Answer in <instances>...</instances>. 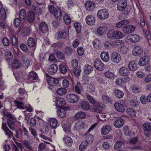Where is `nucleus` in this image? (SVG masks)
<instances>
[{
  "mask_svg": "<svg viewBox=\"0 0 151 151\" xmlns=\"http://www.w3.org/2000/svg\"><path fill=\"white\" fill-rule=\"evenodd\" d=\"M107 37L110 39H121L124 36L123 33L119 31L110 30L107 33Z\"/></svg>",
  "mask_w": 151,
  "mask_h": 151,
  "instance_id": "nucleus-1",
  "label": "nucleus"
},
{
  "mask_svg": "<svg viewBox=\"0 0 151 151\" xmlns=\"http://www.w3.org/2000/svg\"><path fill=\"white\" fill-rule=\"evenodd\" d=\"M97 15L99 19H105L109 17V13L106 9H101L98 11Z\"/></svg>",
  "mask_w": 151,
  "mask_h": 151,
  "instance_id": "nucleus-2",
  "label": "nucleus"
},
{
  "mask_svg": "<svg viewBox=\"0 0 151 151\" xmlns=\"http://www.w3.org/2000/svg\"><path fill=\"white\" fill-rule=\"evenodd\" d=\"M66 99L67 101L70 103H75L78 101L79 97L76 94L70 93L67 95Z\"/></svg>",
  "mask_w": 151,
  "mask_h": 151,
  "instance_id": "nucleus-3",
  "label": "nucleus"
},
{
  "mask_svg": "<svg viewBox=\"0 0 151 151\" xmlns=\"http://www.w3.org/2000/svg\"><path fill=\"white\" fill-rule=\"evenodd\" d=\"M111 59L113 63L117 64L121 61V58L120 55L118 53L114 52L112 53L111 55Z\"/></svg>",
  "mask_w": 151,
  "mask_h": 151,
  "instance_id": "nucleus-4",
  "label": "nucleus"
},
{
  "mask_svg": "<svg viewBox=\"0 0 151 151\" xmlns=\"http://www.w3.org/2000/svg\"><path fill=\"white\" fill-rule=\"evenodd\" d=\"M47 82L50 87H53L58 84L59 80L57 78L50 76L47 78Z\"/></svg>",
  "mask_w": 151,
  "mask_h": 151,
  "instance_id": "nucleus-5",
  "label": "nucleus"
},
{
  "mask_svg": "<svg viewBox=\"0 0 151 151\" xmlns=\"http://www.w3.org/2000/svg\"><path fill=\"white\" fill-rule=\"evenodd\" d=\"M135 27L133 25H127L123 27V31L124 33L129 34L132 33L134 31Z\"/></svg>",
  "mask_w": 151,
  "mask_h": 151,
  "instance_id": "nucleus-6",
  "label": "nucleus"
},
{
  "mask_svg": "<svg viewBox=\"0 0 151 151\" xmlns=\"http://www.w3.org/2000/svg\"><path fill=\"white\" fill-rule=\"evenodd\" d=\"M94 65L95 67L99 70L102 71L104 69L103 64L99 60H96L94 63Z\"/></svg>",
  "mask_w": 151,
  "mask_h": 151,
  "instance_id": "nucleus-7",
  "label": "nucleus"
},
{
  "mask_svg": "<svg viewBox=\"0 0 151 151\" xmlns=\"http://www.w3.org/2000/svg\"><path fill=\"white\" fill-rule=\"evenodd\" d=\"M40 30L43 33H45L48 32V27L47 25L45 22L40 23L39 25Z\"/></svg>",
  "mask_w": 151,
  "mask_h": 151,
  "instance_id": "nucleus-8",
  "label": "nucleus"
},
{
  "mask_svg": "<svg viewBox=\"0 0 151 151\" xmlns=\"http://www.w3.org/2000/svg\"><path fill=\"white\" fill-rule=\"evenodd\" d=\"M58 69V67L56 65L52 64L49 67L48 72L50 75H54L57 71Z\"/></svg>",
  "mask_w": 151,
  "mask_h": 151,
  "instance_id": "nucleus-9",
  "label": "nucleus"
},
{
  "mask_svg": "<svg viewBox=\"0 0 151 151\" xmlns=\"http://www.w3.org/2000/svg\"><path fill=\"white\" fill-rule=\"evenodd\" d=\"M142 48L140 46L136 45L133 49L132 54L135 56H138L142 53Z\"/></svg>",
  "mask_w": 151,
  "mask_h": 151,
  "instance_id": "nucleus-10",
  "label": "nucleus"
},
{
  "mask_svg": "<svg viewBox=\"0 0 151 151\" xmlns=\"http://www.w3.org/2000/svg\"><path fill=\"white\" fill-rule=\"evenodd\" d=\"M127 4L126 0H121L117 4L118 9L120 11L124 10L126 7Z\"/></svg>",
  "mask_w": 151,
  "mask_h": 151,
  "instance_id": "nucleus-11",
  "label": "nucleus"
},
{
  "mask_svg": "<svg viewBox=\"0 0 151 151\" xmlns=\"http://www.w3.org/2000/svg\"><path fill=\"white\" fill-rule=\"evenodd\" d=\"M119 72L121 76H124L128 75L130 73V71L127 68L123 67L119 68Z\"/></svg>",
  "mask_w": 151,
  "mask_h": 151,
  "instance_id": "nucleus-12",
  "label": "nucleus"
},
{
  "mask_svg": "<svg viewBox=\"0 0 151 151\" xmlns=\"http://www.w3.org/2000/svg\"><path fill=\"white\" fill-rule=\"evenodd\" d=\"M85 6L87 10L90 11H92L95 7V5L93 1H88L86 3Z\"/></svg>",
  "mask_w": 151,
  "mask_h": 151,
  "instance_id": "nucleus-13",
  "label": "nucleus"
},
{
  "mask_svg": "<svg viewBox=\"0 0 151 151\" xmlns=\"http://www.w3.org/2000/svg\"><path fill=\"white\" fill-rule=\"evenodd\" d=\"M86 21L88 24L91 25L95 24V19L93 16L88 15L86 17Z\"/></svg>",
  "mask_w": 151,
  "mask_h": 151,
  "instance_id": "nucleus-14",
  "label": "nucleus"
},
{
  "mask_svg": "<svg viewBox=\"0 0 151 151\" xmlns=\"http://www.w3.org/2000/svg\"><path fill=\"white\" fill-rule=\"evenodd\" d=\"M128 66L129 70L133 71H135L137 68V63L134 61H131L129 63Z\"/></svg>",
  "mask_w": 151,
  "mask_h": 151,
  "instance_id": "nucleus-15",
  "label": "nucleus"
},
{
  "mask_svg": "<svg viewBox=\"0 0 151 151\" xmlns=\"http://www.w3.org/2000/svg\"><path fill=\"white\" fill-rule=\"evenodd\" d=\"M114 106L115 109L118 111L120 112H123L125 111V108L123 105L118 102L115 103Z\"/></svg>",
  "mask_w": 151,
  "mask_h": 151,
  "instance_id": "nucleus-16",
  "label": "nucleus"
},
{
  "mask_svg": "<svg viewBox=\"0 0 151 151\" xmlns=\"http://www.w3.org/2000/svg\"><path fill=\"white\" fill-rule=\"evenodd\" d=\"M149 62V59L148 57L145 56L140 59L138 63L140 66H142L147 64Z\"/></svg>",
  "mask_w": 151,
  "mask_h": 151,
  "instance_id": "nucleus-17",
  "label": "nucleus"
},
{
  "mask_svg": "<svg viewBox=\"0 0 151 151\" xmlns=\"http://www.w3.org/2000/svg\"><path fill=\"white\" fill-rule=\"evenodd\" d=\"M124 123V119H118L115 120L114 124L116 128H120L123 125Z\"/></svg>",
  "mask_w": 151,
  "mask_h": 151,
  "instance_id": "nucleus-18",
  "label": "nucleus"
},
{
  "mask_svg": "<svg viewBox=\"0 0 151 151\" xmlns=\"http://www.w3.org/2000/svg\"><path fill=\"white\" fill-rule=\"evenodd\" d=\"M111 129V127L109 125H105L102 127L101 129V133L104 135L106 134L110 131Z\"/></svg>",
  "mask_w": 151,
  "mask_h": 151,
  "instance_id": "nucleus-19",
  "label": "nucleus"
},
{
  "mask_svg": "<svg viewBox=\"0 0 151 151\" xmlns=\"http://www.w3.org/2000/svg\"><path fill=\"white\" fill-rule=\"evenodd\" d=\"M80 106L84 110H88L90 108V106L88 103L86 101H83L80 103Z\"/></svg>",
  "mask_w": 151,
  "mask_h": 151,
  "instance_id": "nucleus-20",
  "label": "nucleus"
},
{
  "mask_svg": "<svg viewBox=\"0 0 151 151\" xmlns=\"http://www.w3.org/2000/svg\"><path fill=\"white\" fill-rule=\"evenodd\" d=\"M63 140L66 146L69 147L71 146L73 142L71 137L68 136H65L63 138Z\"/></svg>",
  "mask_w": 151,
  "mask_h": 151,
  "instance_id": "nucleus-21",
  "label": "nucleus"
},
{
  "mask_svg": "<svg viewBox=\"0 0 151 151\" xmlns=\"http://www.w3.org/2000/svg\"><path fill=\"white\" fill-rule=\"evenodd\" d=\"M56 104L58 107H60L65 105L66 104L64 99L62 98L58 97L56 99Z\"/></svg>",
  "mask_w": 151,
  "mask_h": 151,
  "instance_id": "nucleus-22",
  "label": "nucleus"
},
{
  "mask_svg": "<svg viewBox=\"0 0 151 151\" xmlns=\"http://www.w3.org/2000/svg\"><path fill=\"white\" fill-rule=\"evenodd\" d=\"M85 123L82 121L76 122L74 127L76 130H78L82 129L84 127Z\"/></svg>",
  "mask_w": 151,
  "mask_h": 151,
  "instance_id": "nucleus-23",
  "label": "nucleus"
},
{
  "mask_svg": "<svg viewBox=\"0 0 151 151\" xmlns=\"http://www.w3.org/2000/svg\"><path fill=\"white\" fill-rule=\"evenodd\" d=\"M78 62L76 59H74L71 61V65L69 67V69L72 70L74 68L80 67L78 66Z\"/></svg>",
  "mask_w": 151,
  "mask_h": 151,
  "instance_id": "nucleus-24",
  "label": "nucleus"
},
{
  "mask_svg": "<svg viewBox=\"0 0 151 151\" xmlns=\"http://www.w3.org/2000/svg\"><path fill=\"white\" fill-rule=\"evenodd\" d=\"M32 32V30L29 27H24L22 30L23 35L25 36H29Z\"/></svg>",
  "mask_w": 151,
  "mask_h": 151,
  "instance_id": "nucleus-25",
  "label": "nucleus"
},
{
  "mask_svg": "<svg viewBox=\"0 0 151 151\" xmlns=\"http://www.w3.org/2000/svg\"><path fill=\"white\" fill-rule=\"evenodd\" d=\"M55 12L53 14H54L56 19L58 20H60L62 17L61 10L59 9L58 8Z\"/></svg>",
  "mask_w": 151,
  "mask_h": 151,
  "instance_id": "nucleus-26",
  "label": "nucleus"
},
{
  "mask_svg": "<svg viewBox=\"0 0 151 151\" xmlns=\"http://www.w3.org/2000/svg\"><path fill=\"white\" fill-rule=\"evenodd\" d=\"M49 122L50 126L53 128H55L57 127L58 122L55 119H50L49 120Z\"/></svg>",
  "mask_w": 151,
  "mask_h": 151,
  "instance_id": "nucleus-27",
  "label": "nucleus"
},
{
  "mask_svg": "<svg viewBox=\"0 0 151 151\" xmlns=\"http://www.w3.org/2000/svg\"><path fill=\"white\" fill-rule=\"evenodd\" d=\"M27 44L30 47H34L35 49V47L36 45V42L33 38L29 37L27 40Z\"/></svg>",
  "mask_w": 151,
  "mask_h": 151,
  "instance_id": "nucleus-28",
  "label": "nucleus"
},
{
  "mask_svg": "<svg viewBox=\"0 0 151 151\" xmlns=\"http://www.w3.org/2000/svg\"><path fill=\"white\" fill-rule=\"evenodd\" d=\"M142 128L144 131H151V123L146 122L142 125Z\"/></svg>",
  "mask_w": 151,
  "mask_h": 151,
  "instance_id": "nucleus-29",
  "label": "nucleus"
},
{
  "mask_svg": "<svg viewBox=\"0 0 151 151\" xmlns=\"http://www.w3.org/2000/svg\"><path fill=\"white\" fill-rule=\"evenodd\" d=\"M101 59L105 62L108 61L109 58V54L107 52H103L101 53Z\"/></svg>",
  "mask_w": 151,
  "mask_h": 151,
  "instance_id": "nucleus-30",
  "label": "nucleus"
},
{
  "mask_svg": "<svg viewBox=\"0 0 151 151\" xmlns=\"http://www.w3.org/2000/svg\"><path fill=\"white\" fill-rule=\"evenodd\" d=\"M37 74L34 71H32L29 73L27 77V79L34 81L37 80Z\"/></svg>",
  "mask_w": 151,
  "mask_h": 151,
  "instance_id": "nucleus-31",
  "label": "nucleus"
},
{
  "mask_svg": "<svg viewBox=\"0 0 151 151\" xmlns=\"http://www.w3.org/2000/svg\"><path fill=\"white\" fill-rule=\"evenodd\" d=\"M93 70L92 67L89 65H86L84 68V72L86 75L89 74Z\"/></svg>",
  "mask_w": 151,
  "mask_h": 151,
  "instance_id": "nucleus-32",
  "label": "nucleus"
},
{
  "mask_svg": "<svg viewBox=\"0 0 151 151\" xmlns=\"http://www.w3.org/2000/svg\"><path fill=\"white\" fill-rule=\"evenodd\" d=\"M115 96L119 99H121L124 96V93L118 89H115L114 91Z\"/></svg>",
  "mask_w": 151,
  "mask_h": 151,
  "instance_id": "nucleus-33",
  "label": "nucleus"
},
{
  "mask_svg": "<svg viewBox=\"0 0 151 151\" xmlns=\"http://www.w3.org/2000/svg\"><path fill=\"white\" fill-rule=\"evenodd\" d=\"M86 116V114L84 112L80 111L78 112L75 115V119H83Z\"/></svg>",
  "mask_w": 151,
  "mask_h": 151,
  "instance_id": "nucleus-34",
  "label": "nucleus"
},
{
  "mask_svg": "<svg viewBox=\"0 0 151 151\" xmlns=\"http://www.w3.org/2000/svg\"><path fill=\"white\" fill-rule=\"evenodd\" d=\"M0 14L1 19L3 20L5 19L6 17V11L1 4H0Z\"/></svg>",
  "mask_w": 151,
  "mask_h": 151,
  "instance_id": "nucleus-35",
  "label": "nucleus"
},
{
  "mask_svg": "<svg viewBox=\"0 0 151 151\" xmlns=\"http://www.w3.org/2000/svg\"><path fill=\"white\" fill-rule=\"evenodd\" d=\"M95 105L94 107V110L96 112H101L103 109V107L101 106V104L100 103L97 102L96 104H94Z\"/></svg>",
  "mask_w": 151,
  "mask_h": 151,
  "instance_id": "nucleus-36",
  "label": "nucleus"
},
{
  "mask_svg": "<svg viewBox=\"0 0 151 151\" xmlns=\"http://www.w3.org/2000/svg\"><path fill=\"white\" fill-rule=\"evenodd\" d=\"M88 142L87 141H85L82 142L80 145L79 149L81 151L84 150L88 145Z\"/></svg>",
  "mask_w": 151,
  "mask_h": 151,
  "instance_id": "nucleus-37",
  "label": "nucleus"
},
{
  "mask_svg": "<svg viewBox=\"0 0 151 151\" xmlns=\"http://www.w3.org/2000/svg\"><path fill=\"white\" fill-rule=\"evenodd\" d=\"M67 92V90L64 88H58L56 91L57 94L60 96L65 95Z\"/></svg>",
  "mask_w": 151,
  "mask_h": 151,
  "instance_id": "nucleus-38",
  "label": "nucleus"
},
{
  "mask_svg": "<svg viewBox=\"0 0 151 151\" xmlns=\"http://www.w3.org/2000/svg\"><path fill=\"white\" fill-rule=\"evenodd\" d=\"M21 64L19 60L14 59L12 62V67L14 68H18L21 65Z\"/></svg>",
  "mask_w": 151,
  "mask_h": 151,
  "instance_id": "nucleus-39",
  "label": "nucleus"
},
{
  "mask_svg": "<svg viewBox=\"0 0 151 151\" xmlns=\"http://www.w3.org/2000/svg\"><path fill=\"white\" fill-rule=\"evenodd\" d=\"M104 75L106 77L109 79H112L115 77V75L113 73L108 71L105 72Z\"/></svg>",
  "mask_w": 151,
  "mask_h": 151,
  "instance_id": "nucleus-40",
  "label": "nucleus"
},
{
  "mask_svg": "<svg viewBox=\"0 0 151 151\" xmlns=\"http://www.w3.org/2000/svg\"><path fill=\"white\" fill-rule=\"evenodd\" d=\"M129 23V22L128 20H125L116 23V26L117 28H121L122 26L124 27V25H126Z\"/></svg>",
  "mask_w": 151,
  "mask_h": 151,
  "instance_id": "nucleus-41",
  "label": "nucleus"
},
{
  "mask_svg": "<svg viewBox=\"0 0 151 151\" xmlns=\"http://www.w3.org/2000/svg\"><path fill=\"white\" fill-rule=\"evenodd\" d=\"M24 146L28 150H32V144L28 141L24 140L23 141Z\"/></svg>",
  "mask_w": 151,
  "mask_h": 151,
  "instance_id": "nucleus-42",
  "label": "nucleus"
},
{
  "mask_svg": "<svg viewBox=\"0 0 151 151\" xmlns=\"http://www.w3.org/2000/svg\"><path fill=\"white\" fill-rule=\"evenodd\" d=\"M67 36L66 32L63 30H61L58 32V37L59 39H65Z\"/></svg>",
  "mask_w": 151,
  "mask_h": 151,
  "instance_id": "nucleus-43",
  "label": "nucleus"
},
{
  "mask_svg": "<svg viewBox=\"0 0 151 151\" xmlns=\"http://www.w3.org/2000/svg\"><path fill=\"white\" fill-rule=\"evenodd\" d=\"M14 103L17 107L19 109H25V107L24 106V103L23 102H20L17 100H15Z\"/></svg>",
  "mask_w": 151,
  "mask_h": 151,
  "instance_id": "nucleus-44",
  "label": "nucleus"
},
{
  "mask_svg": "<svg viewBox=\"0 0 151 151\" xmlns=\"http://www.w3.org/2000/svg\"><path fill=\"white\" fill-rule=\"evenodd\" d=\"M19 17L21 20H24V19L26 17V13L25 9H22L20 10Z\"/></svg>",
  "mask_w": 151,
  "mask_h": 151,
  "instance_id": "nucleus-45",
  "label": "nucleus"
},
{
  "mask_svg": "<svg viewBox=\"0 0 151 151\" xmlns=\"http://www.w3.org/2000/svg\"><path fill=\"white\" fill-rule=\"evenodd\" d=\"M23 138L27 139L29 137L28 131L26 128L23 127L22 129Z\"/></svg>",
  "mask_w": 151,
  "mask_h": 151,
  "instance_id": "nucleus-46",
  "label": "nucleus"
},
{
  "mask_svg": "<svg viewBox=\"0 0 151 151\" xmlns=\"http://www.w3.org/2000/svg\"><path fill=\"white\" fill-rule=\"evenodd\" d=\"M35 18V15L33 12H30L28 15V21L29 22H33Z\"/></svg>",
  "mask_w": 151,
  "mask_h": 151,
  "instance_id": "nucleus-47",
  "label": "nucleus"
},
{
  "mask_svg": "<svg viewBox=\"0 0 151 151\" xmlns=\"http://www.w3.org/2000/svg\"><path fill=\"white\" fill-rule=\"evenodd\" d=\"M127 114L131 116H134L136 115V112L134 109L128 108L127 109Z\"/></svg>",
  "mask_w": 151,
  "mask_h": 151,
  "instance_id": "nucleus-48",
  "label": "nucleus"
},
{
  "mask_svg": "<svg viewBox=\"0 0 151 151\" xmlns=\"http://www.w3.org/2000/svg\"><path fill=\"white\" fill-rule=\"evenodd\" d=\"M16 121L7 120V124L9 127L12 130H14L15 128V122Z\"/></svg>",
  "mask_w": 151,
  "mask_h": 151,
  "instance_id": "nucleus-49",
  "label": "nucleus"
},
{
  "mask_svg": "<svg viewBox=\"0 0 151 151\" xmlns=\"http://www.w3.org/2000/svg\"><path fill=\"white\" fill-rule=\"evenodd\" d=\"M105 29L103 27L101 26L97 29V33L100 35L102 36L104 34Z\"/></svg>",
  "mask_w": 151,
  "mask_h": 151,
  "instance_id": "nucleus-50",
  "label": "nucleus"
},
{
  "mask_svg": "<svg viewBox=\"0 0 151 151\" xmlns=\"http://www.w3.org/2000/svg\"><path fill=\"white\" fill-rule=\"evenodd\" d=\"M6 59L8 62H9L13 58V55L12 52L9 51H7L5 54Z\"/></svg>",
  "mask_w": 151,
  "mask_h": 151,
  "instance_id": "nucleus-51",
  "label": "nucleus"
},
{
  "mask_svg": "<svg viewBox=\"0 0 151 151\" xmlns=\"http://www.w3.org/2000/svg\"><path fill=\"white\" fill-rule=\"evenodd\" d=\"M82 90V87L79 82H78L76 86H75V91L78 93H81V91Z\"/></svg>",
  "mask_w": 151,
  "mask_h": 151,
  "instance_id": "nucleus-52",
  "label": "nucleus"
},
{
  "mask_svg": "<svg viewBox=\"0 0 151 151\" xmlns=\"http://www.w3.org/2000/svg\"><path fill=\"white\" fill-rule=\"evenodd\" d=\"M124 133L125 135L129 136H133L134 133L132 132L129 131L128 128L127 126L124 127Z\"/></svg>",
  "mask_w": 151,
  "mask_h": 151,
  "instance_id": "nucleus-53",
  "label": "nucleus"
},
{
  "mask_svg": "<svg viewBox=\"0 0 151 151\" xmlns=\"http://www.w3.org/2000/svg\"><path fill=\"white\" fill-rule=\"evenodd\" d=\"M86 97L88 100V101L92 104H95L97 103V102L96 100L90 95L88 94L86 95Z\"/></svg>",
  "mask_w": 151,
  "mask_h": 151,
  "instance_id": "nucleus-54",
  "label": "nucleus"
},
{
  "mask_svg": "<svg viewBox=\"0 0 151 151\" xmlns=\"http://www.w3.org/2000/svg\"><path fill=\"white\" fill-rule=\"evenodd\" d=\"M131 35L133 43L137 42L139 41L140 37L139 35L136 34H132Z\"/></svg>",
  "mask_w": 151,
  "mask_h": 151,
  "instance_id": "nucleus-55",
  "label": "nucleus"
},
{
  "mask_svg": "<svg viewBox=\"0 0 151 151\" xmlns=\"http://www.w3.org/2000/svg\"><path fill=\"white\" fill-rule=\"evenodd\" d=\"M97 81L99 84H103L104 86H106L108 84L106 80H104L101 77L98 78L97 79Z\"/></svg>",
  "mask_w": 151,
  "mask_h": 151,
  "instance_id": "nucleus-56",
  "label": "nucleus"
},
{
  "mask_svg": "<svg viewBox=\"0 0 151 151\" xmlns=\"http://www.w3.org/2000/svg\"><path fill=\"white\" fill-rule=\"evenodd\" d=\"M113 44L115 46L120 47L123 45L124 43L122 40H119L113 42Z\"/></svg>",
  "mask_w": 151,
  "mask_h": 151,
  "instance_id": "nucleus-57",
  "label": "nucleus"
},
{
  "mask_svg": "<svg viewBox=\"0 0 151 151\" xmlns=\"http://www.w3.org/2000/svg\"><path fill=\"white\" fill-rule=\"evenodd\" d=\"M63 20L67 24H69L71 22L70 18L67 14H65L63 16Z\"/></svg>",
  "mask_w": 151,
  "mask_h": 151,
  "instance_id": "nucleus-58",
  "label": "nucleus"
},
{
  "mask_svg": "<svg viewBox=\"0 0 151 151\" xmlns=\"http://www.w3.org/2000/svg\"><path fill=\"white\" fill-rule=\"evenodd\" d=\"M74 26L78 33H80L81 31V26L80 23L76 22L74 24Z\"/></svg>",
  "mask_w": 151,
  "mask_h": 151,
  "instance_id": "nucleus-59",
  "label": "nucleus"
},
{
  "mask_svg": "<svg viewBox=\"0 0 151 151\" xmlns=\"http://www.w3.org/2000/svg\"><path fill=\"white\" fill-rule=\"evenodd\" d=\"M124 144V142L122 141H118L114 145V148L116 150H118Z\"/></svg>",
  "mask_w": 151,
  "mask_h": 151,
  "instance_id": "nucleus-60",
  "label": "nucleus"
},
{
  "mask_svg": "<svg viewBox=\"0 0 151 151\" xmlns=\"http://www.w3.org/2000/svg\"><path fill=\"white\" fill-rule=\"evenodd\" d=\"M58 116L60 117H63L66 114V112L64 109H63L59 110L58 112Z\"/></svg>",
  "mask_w": 151,
  "mask_h": 151,
  "instance_id": "nucleus-61",
  "label": "nucleus"
},
{
  "mask_svg": "<svg viewBox=\"0 0 151 151\" xmlns=\"http://www.w3.org/2000/svg\"><path fill=\"white\" fill-rule=\"evenodd\" d=\"M139 15L140 16L139 18L140 19V26L142 28L144 27L145 25V22L144 19L143 15L141 13L139 14Z\"/></svg>",
  "mask_w": 151,
  "mask_h": 151,
  "instance_id": "nucleus-62",
  "label": "nucleus"
},
{
  "mask_svg": "<svg viewBox=\"0 0 151 151\" xmlns=\"http://www.w3.org/2000/svg\"><path fill=\"white\" fill-rule=\"evenodd\" d=\"M33 9L36 14L38 15H40L42 13L41 9L38 6H34Z\"/></svg>",
  "mask_w": 151,
  "mask_h": 151,
  "instance_id": "nucleus-63",
  "label": "nucleus"
},
{
  "mask_svg": "<svg viewBox=\"0 0 151 151\" xmlns=\"http://www.w3.org/2000/svg\"><path fill=\"white\" fill-rule=\"evenodd\" d=\"M102 99L103 101L104 102H109L110 103H111L112 102L111 99L107 96H102Z\"/></svg>",
  "mask_w": 151,
  "mask_h": 151,
  "instance_id": "nucleus-64",
  "label": "nucleus"
}]
</instances>
